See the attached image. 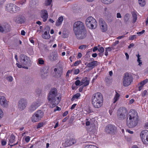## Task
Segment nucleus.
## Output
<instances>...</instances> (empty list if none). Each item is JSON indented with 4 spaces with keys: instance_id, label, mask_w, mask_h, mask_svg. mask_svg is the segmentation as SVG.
Listing matches in <instances>:
<instances>
[{
    "instance_id": "f704fd0d",
    "label": "nucleus",
    "mask_w": 148,
    "mask_h": 148,
    "mask_svg": "<svg viewBox=\"0 0 148 148\" xmlns=\"http://www.w3.org/2000/svg\"><path fill=\"white\" fill-rule=\"evenodd\" d=\"M80 96V94L79 93H77L74 95L71 99V101H73L75 98L77 99Z\"/></svg>"
},
{
    "instance_id": "6e6d98bb",
    "label": "nucleus",
    "mask_w": 148,
    "mask_h": 148,
    "mask_svg": "<svg viewBox=\"0 0 148 148\" xmlns=\"http://www.w3.org/2000/svg\"><path fill=\"white\" fill-rule=\"evenodd\" d=\"M145 32V30H143L141 32H137V34L141 35V34H143Z\"/></svg>"
},
{
    "instance_id": "c85d7f7f",
    "label": "nucleus",
    "mask_w": 148,
    "mask_h": 148,
    "mask_svg": "<svg viewBox=\"0 0 148 148\" xmlns=\"http://www.w3.org/2000/svg\"><path fill=\"white\" fill-rule=\"evenodd\" d=\"M130 16V15L128 13H127L125 15L124 17V21L126 23H128Z\"/></svg>"
},
{
    "instance_id": "7c9ffc66",
    "label": "nucleus",
    "mask_w": 148,
    "mask_h": 148,
    "mask_svg": "<svg viewBox=\"0 0 148 148\" xmlns=\"http://www.w3.org/2000/svg\"><path fill=\"white\" fill-rule=\"evenodd\" d=\"M132 16L133 17V23H135L137 19V15L136 13L134 12H132Z\"/></svg>"
},
{
    "instance_id": "1a4fd4ad",
    "label": "nucleus",
    "mask_w": 148,
    "mask_h": 148,
    "mask_svg": "<svg viewBox=\"0 0 148 148\" xmlns=\"http://www.w3.org/2000/svg\"><path fill=\"white\" fill-rule=\"evenodd\" d=\"M5 9L6 11L13 13L18 12L20 10V8L13 4L9 3L6 5Z\"/></svg>"
},
{
    "instance_id": "ea45409f",
    "label": "nucleus",
    "mask_w": 148,
    "mask_h": 148,
    "mask_svg": "<svg viewBox=\"0 0 148 148\" xmlns=\"http://www.w3.org/2000/svg\"><path fill=\"white\" fill-rule=\"evenodd\" d=\"M44 125V123L42 122L40 123H39L37 126V129L41 127H42Z\"/></svg>"
},
{
    "instance_id": "c9c22d12",
    "label": "nucleus",
    "mask_w": 148,
    "mask_h": 148,
    "mask_svg": "<svg viewBox=\"0 0 148 148\" xmlns=\"http://www.w3.org/2000/svg\"><path fill=\"white\" fill-rule=\"evenodd\" d=\"M45 4L46 6L50 5L52 2V0H45Z\"/></svg>"
},
{
    "instance_id": "473e14b6",
    "label": "nucleus",
    "mask_w": 148,
    "mask_h": 148,
    "mask_svg": "<svg viewBox=\"0 0 148 148\" xmlns=\"http://www.w3.org/2000/svg\"><path fill=\"white\" fill-rule=\"evenodd\" d=\"M37 3L36 0H32L30 2V4L32 7H35L37 5Z\"/></svg>"
},
{
    "instance_id": "13d9d810",
    "label": "nucleus",
    "mask_w": 148,
    "mask_h": 148,
    "mask_svg": "<svg viewBox=\"0 0 148 148\" xmlns=\"http://www.w3.org/2000/svg\"><path fill=\"white\" fill-rule=\"evenodd\" d=\"M4 31L3 29V26L0 25V32H2Z\"/></svg>"
},
{
    "instance_id": "a211bd4d",
    "label": "nucleus",
    "mask_w": 148,
    "mask_h": 148,
    "mask_svg": "<svg viewBox=\"0 0 148 148\" xmlns=\"http://www.w3.org/2000/svg\"><path fill=\"white\" fill-rule=\"evenodd\" d=\"M25 18L21 15L17 16L14 19V21L17 23L22 24L25 21Z\"/></svg>"
},
{
    "instance_id": "20e7f679",
    "label": "nucleus",
    "mask_w": 148,
    "mask_h": 148,
    "mask_svg": "<svg viewBox=\"0 0 148 148\" xmlns=\"http://www.w3.org/2000/svg\"><path fill=\"white\" fill-rule=\"evenodd\" d=\"M20 63H16V65L19 68H23L27 69L28 66L31 64V60L30 58L25 54H22L19 57Z\"/></svg>"
},
{
    "instance_id": "5701e85b",
    "label": "nucleus",
    "mask_w": 148,
    "mask_h": 148,
    "mask_svg": "<svg viewBox=\"0 0 148 148\" xmlns=\"http://www.w3.org/2000/svg\"><path fill=\"white\" fill-rule=\"evenodd\" d=\"M89 83V81L87 77L84 78L81 81V85H84V86L88 85Z\"/></svg>"
},
{
    "instance_id": "ddd939ff",
    "label": "nucleus",
    "mask_w": 148,
    "mask_h": 148,
    "mask_svg": "<svg viewBox=\"0 0 148 148\" xmlns=\"http://www.w3.org/2000/svg\"><path fill=\"white\" fill-rule=\"evenodd\" d=\"M74 33L76 38L79 40L83 39L86 36V32L85 30L74 32Z\"/></svg>"
},
{
    "instance_id": "774afa93",
    "label": "nucleus",
    "mask_w": 148,
    "mask_h": 148,
    "mask_svg": "<svg viewBox=\"0 0 148 148\" xmlns=\"http://www.w3.org/2000/svg\"><path fill=\"white\" fill-rule=\"evenodd\" d=\"M25 31L24 30H23L21 31V35L24 36L25 34Z\"/></svg>"
},
{
    "instance_id": "f03ea898",
    "label": "nucleus",
    "mask_w": 148,
    "mask_h": 148,
    "mask_svg": "<svg viewBox=\"0 0 148 148\" xmlns=\"http://www.w3.org/2000/svg\"><path fill=\"white\" fill-rule=\"evenodd\" d=\"M138 117L136 111L133 109L130 110L127 119V126L131 128L135 127L138 123Z\"/></svg>"
},
{
    "instance_id": "2eb2a0df",
    "label": "nucleus",
    "mask_w": 148,
    "mask_h": 148,
    "mask_svg": "<svg viewBox=\"0 0 148 148\" xmlns=\"http://www.w3.org/2000/svg\"><path fill=\"white\" fill-rule=\"evenodd\" d=\"M99 21V24L101 31L103 32H106L107 29L106 23L102 18H100Z\"/></svg>"
},
{
    "instance_id": "412c9836",
    "label": "nucleus",
    "mask_w": 148,
    "mask_h": 148,
    "mask_svg": "<svg viewBox=\"0 0 148 148\" xmlns=\"http://www.w3.org/2000/svg\"><path fill=\"white\" fill-rule=\"evenodd\" d=\"M76 142L75 140L72 138H69L66 140L65 143L66 146H69L76 143Z\"/></svg>"
},
{
    "instance_id": "393cba45",
    "label": "nucleus",
    "mask_w": 148,
    "mask_h": 148,
    "mask_svg": "<svg viewBox=\"0 0 148 148\" xmlns=\"http://www.w3.org/2000/svg\"><path fill=\"white\" fill-rule=\"evenodd\" d=\"M97 65V61H93L89 63L88 65L89 68H91V69H93L95 66Z\"/></svg>"
},
{
    "instance_id": "f257e3e1",
    "label": "nucleus",
    "mask_w": 148,
    "mask_h": 148,
    "mask_svg": "<svg viewBox=\"0 0 148 148\" xmlns=\"http://www.w3.org/2000/svg\"><path fill=\"white\" fill-rule=\"evenodd\" d=\"M47 99L51 104L49 106L51 108H53L59 103L61 100V97L58 96V91L56 88H53L50 90Z\"/></svg>"
},
{
    "instance_id": "a19ab883",
    "label": "nucleus",
    "mask_w": 148,
    "mask_h": 148,
    "mask_svg": "<svg viewBox=\"0 0 148 148\" xmlns=\"http://www.w3.org/2000/svg\"><path fill=\"white\" fill-rule=\"evenodd\" d=\"M81 81L80 82L79 80H76L75 83V84L76 86H81Z\"/></svg>"
},
{
    "instance_id": "4d7b16f0",
    "label": "nucleus",
    "mask_w": 148,
    "mask_h": 148,
    "mask_svg": "<svg viewBox=\"0 0 148 148\" xmlns=\"http://www.w3.org/2000/svg\"><path fill=\"white\" fill-rule=\"evenodd\" d=\"M79 71L78 69H76L74 70V74H78L79 72Z\"/></svg>"
},
{
    "instance_id": "49530a36",
    "label": "nucleus",
    "mask_w": 148,
    "mask_h": 148,
    "mask_svg": "<svg viewBox=\"0 0 148 148\" xmlns=\"http://www.w3.org/2000/svg\"><path fill=\"white\" fill-rule=\"evenodd\" d=\"M140 58H138L137 61L138 63H139L138 65L140 66H141V65H142V62H141V61L140 60Z\"/></svg>"
},
{
    "instance_id": "5fc2aeb1",
    "label": "nucleus",
    "mask_w": 148,
    "mask_h": 148,
    "mask_svg": "<svg viewBox=\"0 0 148 148\" xmlns=\"http://www.w3.org/2000/svg\"><path fill=\"white\" fill-rule=\"evenodd\" d=\"M6 143V141L5 140H2L1 141V144L3 146L5 145Z\"/></svg>"
},
{
    "instance_id": "bf43d9fd",
    "label": "nucleus",
    "mask_w": 148,
    "mask_h": 148,
    "mask_svg": "<svg viewBox=\"0 0 148 148\" xmlns=\"http://www.w3.org/2000/svg\"><path fill=\"white\" fill-rule=\"evenodd\" d=\"M116 17L117 18H121L122 17L120 13H117Z\"/></svg>"
},
{
    "instance_id": "b1692460",
    "label": "nucleus",
    "mask_w": 148,
    "mask_h": 148,
    "mask_svg": "<svg viewBox=\"0 0 148 148\" xmlns=\"http://www.w3.org/2000/svg\"><path fill=\"white\" fill-rule=\"evenodd\" d=\"M4 31L8 32L10 29V26L7 23H4L3 25Z\"/></svg>"
},
{
    "instance_id": "79ce46f5",
    "label": "nucleus",
    "mask_w": 148,
    "mask_h": 148,
    "mask_svg": "<svg viewBox=\"0 0 148 148\" xmlns=\"http://www.w3.org/2000/svg\"><path fill=\"white\" fill-rule=\"evenodd\" d=\"M6 79L8 81L11 82L12 81L13 78L12 77L9 76L6 77Z\"/></svg>"
},
{
    "instance_id": "aec40b11",
    "label": "nucleus",
    "mask_w": 148,
    "mask_h": 148,
    "mask_svg": "<svg viewBox=\"0 0 148 148\" xmlns=\"http://www.w3.org/2000/svg\"><path fill=\"white\" fill-rule=\"evenodd\" d=\"M40 16L44 22L46 21L48 18V13L47 10H42Z\"/></svg>"
},
{
    "instance_id": "6e6552de",
    "label": "nucleus",
    "mask_w": 148,
    "mask_h": 148,
    "mask_svg": "<svg viewBox=\"0 0 148 148\" xmlns=\"http://www.w3.org/2000/svg\"><path fill=\"white\" fill-rule=\"evenodd\" d=\"M44 116V112L39 110L36 111L32 116V121L33 122H38Z\"/></svg>"
},
{
    "instance_id": "c756f323",
    "label": "nucleus",
    "mask_w": 148,
    "mask_h": 148,
    "mask_svg": "<svg viewBox=\"0 0 148 148\" xmlns=\"http://www.w3.org/2000/svg\"><path fill=\"white\" fill-rule=\"evenodd\" d=\"M116 94L113 99L114 103H115L119 100L120 96V95L116 91Z\"/></svg>"
},
{
    "instance_id": "de8ad7c7",
    "label": "nucleus",
    "mask_w": 148,
    "mask_h": 148,
    "mask_svg": "<svg viewBox=\"0 0 148 148\" xmlns=\"http://www.w3.org/2000/svg\"><path fill=\"white\" fill-rule=\"evenodd\" d=\"M3 115V113L2 110L0 108V120L2 118Z\"/></svg>"
},
{
    "instance_id": "c03bdc74",
    "label": "nucleus",
    "mask_w": 148,
    "mask_h": 148,
    "mask_svg": "<svg viewBox=\"0 0 148 148\" xmlns=\"http://www.w3.org/2000/svg\"><path fill=\"white\" fill-rule=\"evenodd\" d=\"M136 37V35H133L129 37V40H133L135 39Z\"/></svg>"
},
{
    "instance_id": "0e129e2a",
    "label": "nucleus",
    "mask_w": 148,
    "mask_h": 148,
    "mask_svg": "<svg viewBox=\"0 0 148 148\" xmlns=\"http://www.w3.org/2000/svg\"><path fill=\"white\" fill-rule=\"evenodd\" d=\"M124 37H125V34H124V35L122 36H120L118 37L117 38V39H120L123 38Z\"/></svg>"
},
{
    "instance_id": "e433bc0d",
    "label": "nucleus",
    "mask_w": 148,
    "mask_h": 148,
    "mask_svg": "<svg viewBox=\"0 0 148 148\" xmlns=\"http://www.w3.org/2000/svg\"><path fill=\"white\" fill-rule=\"evenodd\" d=\"M38 63L39 64H44V61L42 58H39L38 59Z\"/></svg>"
},
{
    "instance_id": "3c124183",
    "label": "nucleus",
    "mask_w": 148,
    "mask_h": 148,
    "mask_svg": "<svg viewBox=\"0 0 148 148\" xmlns=\"http://www.w3.org/2000/svg\"><path fill=\"white\" fill-rule=\"evenodd\" d=\"M30 137L29 136H26L25 139V141L26 142L28 143L30 140Z\"/></svg>"
},
{
    "instance_id": "864d4df0",
    "label": "nucleus",
    "mask_w": 148,
    "mask_h": 148,
    "mask_svg": "<svg viewBox=\"0 0 148 148\" xmlns=\"http://www.w3.org/2000/svg\"><path fill=\"white\" fill-rule=\"evenodd\" d=\"M80 62V61H76V62H75V63L74 64V66H76L78 65L79 64Z\"/></svg>"
},
{
    "instance_id": "09e8293b",
    "label": "nucleus",
    "mask_w": 148,
    "mask_h": 148,
    "mask_svg": "<svg viewBox=\"0 0 148 148\" xmlns=\"http://www.w3.org/2000/svg\"><path fill=\"white\" fill-rule=\"evenodd\" d=\"M147 91L146 90H144L142 93V96L143 97L145 96L146 95H147Z\"/></svg>"
},
{
    "instance_id": "72a5a7b5",
    "label": "nucleus",
    "mask_w": 148,
    "mask_h": 148,
    "mask_svg": "<svg viewBox=\"0 0 148 148\" xmlns=\"http://www.w3.org/2000/svg\"><path fill=\"white\" fill-rule=\"evenodd\" d=\"M138 3L141 6H144L146 4L145 0H138Z\"/></svg>"
},
{
    "instance_id": "6ab92c4d",
    "label": "nucleus",
    "mask_w": 148,
    "mask_h": 148,
    "mask_svg": "<svg viewBox=\"0 0 148 148\" xmlns=\"http://www.w3.org/2000/svg\"><path fill=\"white\" fill-rule=\"evenodd\" d=\"M40 75L42 79H44L48 76V72L45 67L42 68L40 70Z\"/></svg>"
},
{
    "instance_id": "a878e982",
    "label": "nucleus",
    "mask_w": 148,
    "mask_h": 148,
    "mask_svg": "<svg viewBox=\"0 0 148 148\" xmlns=\"http://www.w3.org/2000/svg\"><path fill=\"white\" fill-rule=\"evenodd\" d=\"M103 3L109 5L112 3L114 1V0H100Z\"/></svg>"
},
{
    "instance_id": "052dcab7",
    "label": "nucleus",
    "mask_w": 148,
    "mask_h": 148,
    "mask_svg": "<svg viewBox=\"0 0 148 148\" xmlns=\"http://www.w3.org/2000/svg\"><path fill=\"white\" fill-rule=\"evenodd\" d=\"M111 50V48L110 47L106 48V50L107 51H110Z\"/></svg>"
},
{
    "instance_id": "e2e57ef3",
    "label": "nucleus",
    "mask_w": 148,
    "mask_h": 148,
    "mask_svg": "<svg viewBox=\"0 0 148 148\" xmlns=\"http://www.w3.org/2000/svg\"><path fill=\"white\" fill-rule=\"evenodd\" d=\"M119 42V40H116L115 41V42H114L113 44L112 45L113 46H116L117 44H118Z\"/></svg>"
},
{
    "instance_id": "680f3d73",
    "label": "nucleus",
    "mask_w": 148,
    "mask_h": 148,
    "mask_svg": "<svg viewBox=\"0 0 148 148\" xmlns=\"http://www.w3.org/2000/svg\"><path fill=\"white\" fill-rule=\"evenodd\" d=\"M56 109H55L54 110V112H56L57 110H61V108L58 106L56 107Z\"/></svg>"
},
{
    "instance_id": "bb28decb",
    "label": "nucleus",
    "mask_w": 148,
    "mask_h": 148,
    "mask_svg": "<svg viewBox=\"0 0 148 148\" xmlns=\"http://www.w3.org/2000/svg\"><path fill=\"white\" fill-rule=\"evenodd\" d=\"M63 20V18L62 16H60L58 18L57 21L56 22V25L57 26L60 25Z\"/></svg>"
},
{
    "instance_id": "338daca9",
    "label": "nucleus",
    "mask_w": 148,
    "mask_h": 148,
    "mask_svg": "<svg viewBox=\"0 0 148 148\" xmlns=\"http://www.w3.org/2000/svg\"><path fill=\"white\" fill-rule=\"evenodd\" d=\"M76 105H77L76 104H73L71 106V110H73V109H74L75 108V107L76 106Z\"/></svg>"
},
{
    "instance_id": "603ef678",
    "label": "nucleus",
    "mask_w": 148,
    "mask_h": 148,
    "mask_svg": "<svg viewBox=\"0 0 148 148\" xmlns=\"http://www.w3.org/2000/svg\"><path fill=\"white\" fill-rule=\"evenodd\" d=\"M45 29L47 30V32H49V31L50 30V27L48 26H47L45 28Z\"/></svg>"
},
{
    "instance_id": "7ed1b4c3",
    "label": "nucleus",
    "mask_w": 148,
    "mask_h": 148,
    "mask_svg": "<svg viewBox=\"0 0 148 148\" xmlns=\"http://www.w3.org/2000/svg\"><path fill=\"white\" fill-rule=\"evenodd\" d=\"M92 103L95 108H99L101 107L103 103V98L102 95L100 92L94 94L92 97Z\"/></svg>"
},
{
    "instance_id": "9b49d317",
    "label": "nucleus",
    "mask_w": 148,
    "mask_h": 148,
    "mask_svg": "<svg viewBox=\"0 0 148 148\" xmlns=\"http://www.w3.org/2000/svg\"><path fill=\"white\" fill-rule=\"evenodd\" d=\"M27 105V99L25 98H21L18 102V109L22 111L26 107Z\"/></svg>"
},
{
    "instance_id": "423d86ee",
    "label": "nucleus",
    "mask_w": 148,
    "mask_h": 148,
    "mask_svg": "<svg viewBox=\"0 0 148 148\" xmlns=\"http://www.w3.org/2000/svg\"><path fill=\"white\" fill-rule=\"evenodd\" d=\"M127 112V110L125 107H120L116 112V116L118 119L120 120H123L125 119Z\"/></svg>"
},
{
    "instance_id": "4be33fe9",
    "label": "nucleus",
    "mask_w": 148,
    "mask_h": 148,
    "mask_svg": "<svg viewBox=\"0 0 148 148\" xmlns=\"http://www.w3.org/2000/svg\"><path fill=\"white\" fill-rule=\"evenodd\" d=\"M48 57L50 60L51 61H54L57 59L58 55L56 53H53L49 55Z\"/></svg>"
},
{
    "instance_id": "a18cd8bd",
    "label": "nucleus",
    "mask_w": 148,
    "mask_h": 148,
    "mask_svg": "<svg viewBox=\"0 0 148 148\" xmlns=\"http://www.w3.org/2000/svg\"><path fill=\"white\" fill-rule=\"evenodd\" d=\"M98 50L101 53H103L104 51V49L102 47H100L98 49Z\"/></svg>"
},
{
    "instance_id": "4468645a",
    "label": "nucleus",
    "mask_w": 148,
    "mask_h": 148,
    "mask_svg": "<svg viewBox=\"0 0 148 148\" xmlns=\"http://www.w3.org/2000/svg\"><path fill=\"white\" fill-rule=\"evenodd\" d=\"M116 128L114 125L109 124L107 125L105 128V131L106 133L112 134L114 133Z\"/></svg>"
},
{
    "instance_id": "f3484780",
    "label": "nucleus",
    "mask_w": 148,
    "mask_h": 148,
    "mask_svg": "<svg viewBox=\"0 0 148 148\" xmlns=\"http://www.w3.org/2000/svg\"><path fill=\"white\" fill-rule=\"evenodd\" d=\"M40 104L38 102H35L32 103L29 108V111L30 112H32L39 106Z\"/></svg>"
},
{
    "instance_id": "4c0bfd02",
    "label": "nucleus",
    "mask_w": 148,
    "mask_h": 148,
    "mask_svg": "<svg viewBox=\"0 0 148 148\" xmlns=\"http://www.w3.org/2000/svg\"><path fill=\"white\" fill-rule=\"evenodd\" d=\"M147 82H148V79H145V80L141 82L140 83V85H142V86H143L144 85H145V84H146Z\"/></svg>"
},
{
    "instance_id": "cd10ccee",
    "label": "nucleus",
    "mask_w": 148,
    "mask_h": 148,
    "mask_svg": "<svg viewBox=\"0 0 148 148\" xmlns=\"http://www.w3.org/2000/svg\"><path fill=\"white\" fill-rule=\"evenodd\" d=\"M42 37L45 39H49L50 37V36L49 32L46 31L45 32L44 34L42 35Z\"/></svg>"
},
{
    "instance_id": "58836bf2",
    "label": "nucleus",
    "mask_w": 148,
    "mask_h": 148,
    "mask_svg": "<svg viewBox=\"0 0 148 148\" xmlns=\"http://www.w3.org/2000/svg\"><path fill=\"white\" fill-rule=\"evenodd\" d=\"M87 47V46L86 45H82L79 46V49H85Z\"/></svg>"
},
{
    "instance_id": "8fccbe9b",
    "label": "nucleus",
    "mask_w": 148,
    "mask_h": 148,
    "mask_svg": "<svg viewBox=\"0 0 148 148\" xmlns=\"http://www.w3.org/2000/svg\"><path fill=\"white\" fill-rule=\"evenodd\" d=\"M36 92L37 94L40 95L41 93V90L39 89H37L36 90Z\"/></svg>"
},
{
    "instance_id": "f8f14e48",
    "label": "nucleus",
    "mask_w": 148,
    "mask_h": 148,
    "mask_svg": "<svg viewBox=\"0 0 148 148\" xmlns=\"http://www.w3.org/2000/svg\"><path fill=\"white\" fill-rule=\"evenodd\" d=\"M140 136L142 140L145 144H148V131L144 130L141 132Z\"/></svg>"
},
{
    "instance_id": "9d476101",
    "label": "nucleus",
    "mask_w": 148,
    "mask_h": 148,
    "mask_svg": "<svg viewBox=\"0 0 148 148\" xmlns=\"http://www.w3.org/2000/svg\"><path fill=\"white\" fill-rule=\"evenodd\" d=\"M85 30L84 23L80 21L75 22L73 25L74 32Z\"/></svg>"
},
{
    "instance_id": "0eeeda50",
    "label": "nucleus",
    "mask_w": 148,
    "mask_h": 148,
    "mask_svg": "<svg viewBox=\"0 0 148 148\" xmlns=\"http://www.w3.org/2000/svg\"><path fill=\"white\" fill-rule=\"evenodd\" d=\"M133 78L132 75L128 73H125L123 79V84L124 86L130 85L132 82Z\"/></svg>"
},
{
    "instance_id": "dca6fc26",
    "label": "nucleus",
    "mask_w": 148,
    "mask_h": 148,
    "mask_svg": "<svg viewBox=\"0 0 148 148\" xmlns=\"http://www.w3.org/2000/svg\"><path fill=\"white\" fill-rule=\"evenodd\" d=\"M0 105L3 107H7L8 105V101L5 97L3 96H0Z\"/></svg>"
},
{
    "instance_id": "69168bd1",
    "label": "nucleus",
    "mask_w": 148,
    "mask_h": 148,
    "mask_svg": "<svg viewBox=\"0 0 148 148\" xmlns=\"http://www.w3.org/2000/svg\"><path fill=\"white\" fill-rule=\"evenodd\" d=\"M68 113V111H66L64 112V113L63 114V116H66L67 115Z\"/></svg>"
},
{
    "instance_id": "2f4dec72",
    "label": "nucleus",
    "mask_w": 148,
    "mask_h": 148,
    "mask_svg": "<svg viewBox=\"0 0 148 148\" xmlns=\"http://www.w3.org/2000/svg\"><path fill=\"white\" fill-rule=\"evenodd\" d=\"M15 137L13 134H11L9 140V142L10 143L12 144L15 141Z\"/></svg>"
},
{
    "instance_id": "39448f33",
    "label": "nucleus",
    "mask_w": 148,
    "mask_h": 148,
    "mask_svg": "<svg viewBox=\"0 0 148 148\" xmlns=\"http://www.w3.org/2000/svg\"><path fill=\"white\" fill-rule=\"evenodd\" d=\"M86 23L88 27L92 29H95L97 25L96 20L92 16H89L86 19Z\"/></svg>"
},
{
    "instance_id": "37998d69",
    "label": "nucleus",
    "mask_w": 148,
    "mask_h": 148,
    "mask_svg": "<svg viewBox=\"0 0 148 148\" xmlns=\"http://www.w3.org/2000/svg\"><path fill=\"white\" fill-rule=\"evenodd\" d=\"M62 69H61L60 71L58 70L57 72V73L58 74V76L59 77H60L62 74Z\"/></svg>"
}]
</instances>
